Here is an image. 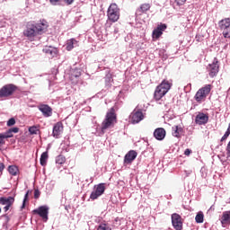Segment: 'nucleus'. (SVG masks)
<instances>
[{"label": "nucleus", "instance_id": "1", "mask_svg": "<svg viewBox=\"0 0 230 230\" xmlns=\"http://www.w3.org/2000/svg\"><path fill=\"white\" fill-rule=\"evenodd\" d=\"M118 123V115L114 107L111 108L106 113L105 119L102 122L101 130L105 132L107 128H112Z\"/></svg>", "mask_w": 230, "mask_h": 230}, {"label": "nucleus", "instance_id": "2", "mask_svg": "<svg viewBox=\"0 0 230 230\" xmlns=\"http://www.w3.org/2000/svg\"><path fill=\"white\" fill-rule=\"evenodd\" d=\"M172 85H173L172 81L164 79L162 83L158 86H156L154 93V99L156 102H159V100H161L164 96H166V94L168 93V91L172 89Z\"/></svg>", "mask_w": 230, "mask_h": 230}, {"label": "nucleus", "instance_id": "3", "mask_svg": "<svg viewBox=\"0 0 230 230\" xmlns=\"http://www.w3.org/2000/svg\"><path fill=\"white\" fill-rule=\"evenodd\" d=\"M172 85H173L172 81L164 79L162 83L158 86H156L154 93V99L156 102H159V100H161L164 96H166V94L168 93V91L172 89Z\"/></svg>", "mask_w": 230, "mask_h": 230}, {"label": "nucleus", "instance_id": "4", "mask_svg": "<svg viewBox=\"0 0 230 230\" xmlns=\"http://www.w3.org/2000/svg\"><path fill=\"white\" fill-rule=\"evenodd\" d=\"M46 24L44 23H36V24H28L27 29L23 31V35L28 37V39H33L36 35H40L44 31Z\"/></svg>", "mask_w": 230, "mask_h": 230}, {"label": "nucleus", "instance_id": "5", "mask_svg": "<svg viewBox=\"0 0 230 230\" xmlns=\"http://www.w3.org/2000/svg\"><path fill=\"white\" fill-rule=\"evenodd\" d=\"M212 87L213 86L211 84H206L205 86L199 89L194 96V100L198 103H202V102H206V99L208 98V96H209V93H211Z\"/></svg>", "mask_w": 230, "mask_h": 230}, {"label": "nucleus", "instance_id": "6", "mask_svg": "<svg viewBox=\"0 0 230 230\" xmlns=\"http://www.w3.org/2000/svg\"><path fill=\"white\" fill-rule=\"evenodd\" d=\"M107 15L109 21L118 22L119 21V7H118V4H111L107 11Z\"/></svg>", "mask_w": 230, "mask_h": 230}, {"label": "nucleus", "instance_id": "7", "mask_svg": "<svg viewBox=\"0 0 230 230\" xmlns=\"http://www.w3.org/2000/svg\"><path fill=\"white\" fill-rule=\"evenodd\" d=\"M17 91L15 84H5L0 89V98H10Z\"/></svg>", "mask_w": 230, "mask_h": 230}, {"label": "nucleus", "instance_id": "8", "mask_svg": "<svg viewBox=\"0 0 230 230\" xmlns=\"http://www.w3.org/2000/svg\"><path fill=\"white\" fill-rule=\"evenodd\" d=\"M15 202V198L9 196V197H1L0 198V204L4 207V211L6 213L9 211V209L13 206V203Z\"/></svg>", "mask_w": 230, "mask_h": 230}, {"label": "nucleus", "instance_id": "9", "mask_svg": "<svg viewBox=\"0 0 230 230\" xmlns=\"http://www.w3.org/2000/svg\"><path fill=\"white\" fill-rule=\"evenodd\" d=\"M80 76H82V70L80 68L72 69L69 76L71 84L78 85L80 83Z\"/></svg>", "mask_w": 230, "mask_h": 230}, {"label": "nucleus", "instance_id": "10", "mask_svg": "<svg viewBox=\"0 0 230 230\" xmlns=\"http://www.w3.org/2000/svg\"><path fill=\"white\" fill-rule=\"evenodd\" d=\"M94 188L95 190L90 195L92 200H96V199L102 197L103 193H105V183H99Z\"/></svg>", "mask_w": 230, "mask_h": 230}, {"label": "nucleus", "instance_id": "11", "mask_svg": "<svg viewBox=\"0 0 230 230\" xmlns=\"http://www.w3.org/2000/svg\"><path fill=\"white\" fill-rule=\"evenodd\" d=\"M210 78H215L220 71V65H218V60L215 59L212 64H209L207 67Z\"/></svg>", "mask_w": 230, "mask_h": 230}, {"label": "nucleus", "instance_id": "12", "mask_svg": "<svg viewBox=\"0 0 230 230\" xmlns=\"http://www.w3.org/2000/svg\"><path fill=\"white\" fill-rule=\"evenodd\" d=\"M172 224L175 230H182V217L177 213H173L171 217Z\"/></svg>", "mask_w": 230, "mask_h": 230}, {"label": "nucleus", "instance_id": "13", "mask_svg": "<svg viewBox=\"0 0 230 230\" xmlns=\"http://www.w3.org/2000/svg\"><path fill=\"white\" fill-rule=\"evenodd\" d=\"M34 215H39L43 222H48L49 208L46 206L39 207V208L33 210Z\"/></svg>", "mask_w": 230, "mask_h": 230}, {"label": "nucleus", "instance_id": "14", "mask_svg": "<svg viewBox=\"0 0 230 230\" xmlns=\"http://www.w3.org/2000/svg\"><path fill=\"white\" fill-rule=\"evenodd\" d=\"M130 119L131 123L133 125H136V123H139L140 121H143V119H145V115L143 114V111H141V110H138L131 113Z\"/></svg>", "mask_w": 230, "mask_h": 230}, {"label": "nucleus", "instance_id": "15", "mask_svg": "<svg viewBox=\"0 0 230 230\" xmlns=\"http://www.w3.org/2000/svg\"><path fill=\"white\" fill-rule=\"evenodd\" d=\"M43 53H45V55H47V57H49V58H55V57H57V55H58V49L55 48V47H45L43 49Z\"/></svg>", "mask_w": 230, "mask_h": 230}, {"label": "nucleus", "instance_id": "16", "mask_svg": "<svg viewBox=\"0 0 230 230\" xmlns=\"http://www.w3.org/2000/svg\"><path fill=\"white\" fill-rule=\"evenodd\" d=\"M209 121V116L203 112H199L195 119L196 125H206Z\"/></svg>", "mask_w": 230, "mask_h": 230}, {"label": "nucleus", "instance_id": "17", "mask_svg": "<svg viewBox=\"0 0 230 230\" xmlns=\"http://www.w3.org/2000/svg\"><path fill=\"white\" fill-rule=\"evenodd\" d=\"M137 157V152L130 150L124 157V164H132Z\"/></svg>", "mask_w": 230, "mask_h": 230}, {"label": "nucleus", "instance_id": "18", "mask_svg": "<svg viewBox=\"0 0 230 230\" xmlns=\"http://www.w3.org/2000/svg\"><path fill=\"white\" fill-rule=\"evenodd\" d=\"M62 132H64V124L59 121L54 125L52 134L56 138H58Z\"/></svg>", "mask_w": 230, "mask_h": 230}, {"label": "nucleus", "instance_id": "19", "mask_svg": "<svg viewBox=\"0 0 230 230\" xmlns=\"http://www.w3.org/2000/svg\"><path fill=\"white\" fill-rule=\"evenodd\" d=\"M39 109L45 118H49L53 114V109L48 104H41Z\"/></svg>", "mask_w": 230, "mask_h": 230}, {"label": "nucleus", "instance_id": "20", "mask_svg": "<svg viewBox=\"0 0 230 230\" xmlns=\"http://www.w3.org/2000/svg\"><path fill=\"white\" fill-rule=\"evenodd\" d=\"M154 136L158 141H163L166 137V130L163 128H158L155 130Z\"/></svg>", "mask_w": 230, "mask_h": 230}, {"label": "nucleus", "instance_id": "21", "mask_svg": "<svg viewBox=\"0 0 230 230\" xmlns=\"http://www.w3.org/2000/svg\"><path fill=\"white\" fill-rule=\"evenodd\" d=\"M219 29L221 31L227 30L230 27V18H225L218 22Z\"/></svg>", "mask_w": 230, "mask_h": 230}, {"label": "nucleus", "instance_id": "22", "mask_svg": "<svg viewBox=\"0 0 230 230\" xmlns=\"http://www.w3.org/2000/svg\"><path fill=\"white\" fill-rule=\"evenodd\" d=\"M152 6L150 4H142L140 7L137 10L138 15H143V13H146L148 10H150Z\"/></svg>", "mask_w": 230, "mask_h": 230}, {"label": "nucleus", "instance_id": "23", "mask_svg": "<svg viewBox=\"0 0 230 230\" xmlns=\"http://www.w3.org/2000/svg\"><path fill=\"white\" fill-rule=\"evenodd\" d=\"M19 132V128H11L7 131L4 133L5 139H10V137H13V134H17Z\"/></svg>", "mask_w": 230, "mask_h": 230}, {"label": "nucleus", "instance_id": "24", "mask_svg": "<svg viewBox=\"0 0 230 230\" xmlns=\"http://www.w3.org/2000/svg\"><path fill=\"white\" fill-rule=\"evenodd\" d=\"M221 224L223 226L226 224H230V210L223 212L221 217Z\"/></svg>", "mask_w": 230, "mask_h": 230}, {"label": "nucleus", "instance_id": "25", "mask_svg": "<svg viewBox=\"0 0 230 230\" xmlns=\"http://www.w3.org/2000/svg\"><path fill=\"white\" fill-rule=\"evenodd\" d=\"M172 128V136L174 137H181V134H182V127L174 126Z\"/></svg>", "mask_w": 230, "mask_h": 230}, {"label": "nucleus", "instance_id": "26", "mask_svg": "<svg viewBox=\"0 0 230 230\" xmlns=\"http://www.w3.org/2000/svg\"><path fill=\"white\" fill-rule=\"evenodd\" d=\"M78 41L75 39H70L66 41V51H71L75 48V44H77Z\"/></svg>", "mask_w": 230, "mask_h": 230}, {"label": "nucleus", "instance_id": "27", "mask_svg": "<svg viewBox=\"0 0 230 230\" xmlns=\"http://www.w3.org/2000/svg\"><path fill=\"white\" fill-rule=\"evenodd\" d=\"M8 172L10 175H13V176L19 175V167H17L16 165H10L8 167Z\"/></svg>", "mask_w": 230, "mask_h": 230}, {"label": "nucleus", "instance_id": "28", "mask_svg": "<svg viewBox=\"0 0 230 230\" xmlns=\"http://www.w3.org/2000/svg\"><path fill=\"white\" fill-rule=\"evenodd\" d=\"M48 152H43L40 155V163L41 164V166H46V164H48Z\"/></svg>", "mask_w": 230, "mask_h": 230}, {"label": "nucleus", "instance_id": "29", "mask_svg": "<svg viewBox=\"0 0 230 230\" xmlns=\"http://www.w3.org/2000/svg\"><path fill=\"white\" fill-rule=\"evenodd\" d=\"M195 221L197 224H202L204 222V214L202 212H199L196 215Z\"/></svg>", "mask_w": 230, "mask_h": 230}, {"label": "nucleus", "instance_id": "30", "mask_svg": "<svg viewBox=\"0 0 230 230\" xmlns=\"http://www.w3.org/2000/svg\"><path fill=\"white\" fill-rule=\"evenodd\" d=\"M66 163V156L59 155L56 158L57 164H64Z\"/></svg>", "mask_w": 230, "mask_h": 230}, {"label": "nucleus", "instance_id": "31", "mask_svg": "<svg viewBox=\"0 0 230 230\" xmlns=\"http://www.w3.org/2000/svg\"><path fill=\"white\" fill-rule=\"evenodd\" d=\"M29 132L31 136L37 135L38 132H40L39 127L38 126H31L29 128Z\"/></svg>", "mask_w": 230, "mask_h": 230}, {"label": "nucleus", "instance_id": "32", "mask_svg": "<svg viewBox=\"0 0 230 230\" xmlns=\"http://www.w3.org/2000/svg\"><path fill=\"white\" fill-rule=\"evenodd\" d=\"M97 230H112V228H111L109 225L102 223L97 227Z\"/></svg>", "mask_w": 230, "mask_h": 230}, {"label": "nucleus", "instance_id": "33", "mask_svg": "<svg viewBox=\"0 0 230 230\" xmlns=\"http://www.w3.org/2000/svg\"><path fill=\"white\" fill-rule=\"evenodd\" d=\"M161 35H163V32L161 31H159L158 29H155L153 31V39H159V37H161Z\"/></svg>", "mask_w": 230, "mask_h": 230}, {"label": "nucleus", "instance_id": "34", "mask_svg": "<svg viewBox=\"0 0 230 230\" xmlns=\"http://www.w3.org/2000/svg\"><path fill=\"white\" fill-rule=\"evenodd\" d=\"M6 145V137H4V133H0V146Z\"/></svg>", "mask_w": 230, "mask_h": 230}, {"label": "nucleus", "instance_id": "35", "mask_svg": "<svg viewBox=\"0 0 230 230\" xmlns=\"http://www.w3.org/2000/svg\"><path fill=\"white\" fill-rule=\"evenodd\" d=\"M222 33L225 39H230V27H228L225 31H222Z\"/></svg>", "mask_w": 230, "mask_h": 230}, {"label": "nucleus", "instance_id": "36", "mask_svg": "<svg viewBox=\"0 0 230 230\" xmlns=\"http://www.w3.org/2000/svg\"><path fill=\"white\" fill-rule=\"evenodd\" d=\"M28 195H30V190H28L24 196L22 209H24V208H26V200H28Z\"/></svg>", "mask_w": 230, "mask_h": 230}, {"label": "nucleus", "instance_id": "37", "mask_svg": "<svg viewBox=\"0 0 230 230\" xmlns=\"http://www.w3.org/2000/svg\"><path fill=\"white\" fill-rule=\"evenodd\" d=\"M13 125H15V119L11 118V119L7 121V127H13Z\"/></svg>", "mask_w": 230, "mask_h": 230}, {"label": "nucleus", "instance_id": "38", "mask_svg": "<svg viewBox=\"0 0 230 230\" xmlns=\"http://www.w3.org/2000/svg\"><path fill=\"white\" fill-rule=\"evenodd\" d=\"M156 29L159 30V31H161L163 33V31H164V30H166V24H161L159 25Z\"/></svg>", "mask_w": 230, "mask_h": 230}, {"label": "nucleus", "instance_id": "39", "mask_svg": "<svg viewBox=\"0 0 230 230\" xmlns=\"http://www.w3.org/2000/svg\"><path fill=\"white\" fill-rule=\"evenodd\" d=\"M175 3L178 6H182L186 3V0H175Z\"/></svg>", "mask_w": 230, "mask_h": 230}, {"label": "nucleus", "instance_id": "40", "mask_svg": "<svg viewBox=\"0 0 230 230\" xmlns=\"http://www.w3.org/2000/svg\"><path fill=\"white\" fill-rule=\"evenodd\" d=\"M40 197V190L39 189H36L34 190V199H39Z\"/></svg>", "mask_w": 230, "mask_h": 230}, {"label": "nucleus", "instance_id": "41", "mask_svg": "<svg viewBox=\"0 0 230 230\" xmlns=\"http://www.w3.org/2000/svg\"><path fill=\"white\" fill-rule=\"evenodd\" d=\"M229 133L226 132L225 135L221 137L220 142L224 143V141H226V139H227V137H229Z\"/></svg>", "mask_w": 230, "mask_h": 230}, {"label": "nucleus", "instance_id": "42", "mask_svg": "<svg viewBox=\"0 0 230 230\" xmlns=\"http://www.w3.org/2000/svg\"><path fill=\"white\" fill-rule=\"evenodd\" d=\"M60 0H49V3L53 5V6H57V4H58V2Z\"/></svg>", "mask_w": 230, "mask_h": 230}, {"label": "nucleus", "instance_id": "43", "mask_svg": "<svg viewBox=\"0 0 230 230\" xmlns=\"http://www.w3.org/2000/svg\"><path fill=\"white\" fill-rule=\"evenodd\" d=\"M64 2L66 3V4H73V3H75V0H64Z\"/></svg>", "mask_w": 230, "mask_h": 230}, {"label": "nucleus", "instance_id": "44", "mask_svg": "<svg viewBox=\"0 0 230 230\" xmlns=\"http://www.w3.org/2000/svg\"><path fill=\"white\" fill-rule=\"evenodd\" d=\"M2 217L5 218V222H10V217H8V214H4Z\"/></svg>", "mask_w": 230, "mask_h": 230}, {"label": "nucleus", "instance_id": "45", "mask_svg": "<svg viewBox=\"0 0 230 230\" xmlns=\"http://www.w3.org/2000/svg\"><path fill=\"white\" fill-rule=\"evenodd\" d=\"M191 154V150L190 149H186L185 151H184V155H190Z\"/></svg>", "mask_w": 230, "mask_h": 230}, {"label": "nucleus", "instance_id": "46", "mask_svg": "<svg viewBox=\"0 0 230 230\" xmlns=\"http://www.w3.org/2000/svg\"><path fill=\"white\" fill-rule=\"evenodd\" d=\"M3 170H4V164L0 163V173H3Z\"/></svg>", "mask_w": 230, "mask_h": 230}, {"label": "nucleus", "instance_id": "47", "mask_svg": "<svg viewBox=\"0 0 230 230\" xmlns=\"http://www.w3.org/2000/svg\"><path fill=\"white\" fill-rule=\"evenodd\" d=\"M226 150H227V153L230 154V141H229V143L227 145Z\"/></svg>", "mask_w": 230, "mask_h": 230}, {"label": "nucleus", "instance_id": "48", "mask_svg": "<svg viewBox=\"0 0 230 230\" xmlns=\"http://www.w3.org/2000/svg\"><path fill=\"white\" fill-rule=\"evenodd\" d=\"M227 134H230V123L228 124L227 130L226 131Z\"/></svg>", "mask_w": 230, "mask_h": 230}, {"label": "nucleus", "instance_id": "49", "mask_svg": "<svg viewBox=\"0 0 230 230\" xmlns=\"http://www.w3.org/2000/svg\"><path fill=\"white\" fill-rule=\"evenodd\" d=\"M0 213H1V208H0Z\"/></svg>", "mask_w": 230, "mask_h": 230}]
</instances>
